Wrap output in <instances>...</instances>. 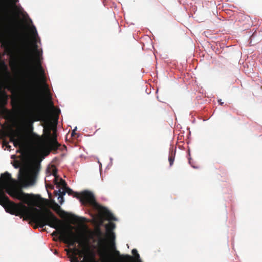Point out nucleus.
Masks as SVG:
<instances>
[{"mask_svg": "<svg viewBox=\"0 0 262 262\" xmlns=\"http://www.w3.org/2000/svg\"><path fill=\"white\" fill-rule=\"evenodd\" d=\"M30 108V111L26 121V130L28 133H32L33 130V123L34 121H39L41 118H45L46 114L40 107V98L38 94V101L35 106L29 104H25Z\"/></svg>", "mask_w": 262, "mask_h": 262, "instance_id": "nucleus-5", "label": "nucleus"}, {"mask_svg": "<svg viewBox=\"0 0 262 262\" xmlns=\"http://www.w3.org/2000/svg\"><path fill=\"white\" fill-rule=\"evenodd\" d=\"M219 102H220L221 104H223V102H221V101H219Z\"/></svg>", "mask_w": 262, "mask_h": 262, "instance_id": "nucleus-30", "label": "nucleus"}, {"mask_svg": "<svg viewBox=\"0 0 262 262\" xmlns=\"http://www.w3.org/2000/svg\"><path fill=\"white\" fill-rule=\"evenodd\" d=\"M3 146H5L8 150H10L11 146L9 144V143L6 140H4L3 141Z\"/></svg>", "mask_w": 262, "mask_h": 262, "instance_id": "nucleus-20", "label": "nucleus"}, {"mask_svg": "<svg viewBox=\"0 0 262 262\" xmlns=\"http://www.w3.org/2000/svg\"><path fill=\"white\" fill-rule=\"evenodd\" d=\"M82 248L79 249L76 247L71 249L68 251V253L71 252L73 254L71 259V262H79L77 255L83 257V260L80 262H97L95 260L94 254L91 252L88 246L86 241L82 242L80 239V243H78Z\"/></svg>", "mask_w": 262, "mask_h": 262, "instance_id": "nucleus-4", "label": "nucleus"}, {"mask_svg": "<svg viewBox=\"0 0 262 262\" xmlns=\"http://www.w3.org/2000/svg\"><path fill=\"white\" fill-rule=\"evenodd\" d=\"M3 15L0 17V19H5L8 17V11L6 7H3L2 9Z\"/></svg>", "mask_w": 262, "mask_h": 262, "instance_id": "nucleus-18", "label": "nucleus"}, {"mask_svg": "<svg viewBox=\"0 0 262 262\" xmlns=\"http://www.w3.org/2000/svg\"><path fill=\"white\" fill-rule=\"evenodd\" d=\"M6 193L28 205H31L33 200L31 195L25 193L17 188L16 180L7 171L2 173L0 177V204L4 207L7 212L16 216L31 219L40 227L48 225L55 229L56 230L52 234V236H58L59 234V239L70 246H74L76 243H80V236L71 229H64L61 221L50 209L46 208L40 210L33 207H28L23 203H15L9 200Z\"/></svg>", "mask_w": 262, "mask_h": 262, "instance_id": "nucleus-1", "label": "nucleus"}, {"mask_svg": "<svg viewBox=\"0 0 262 262\" xmlns=\"http://www.w3.org/2000/svg\"><path fill=\"white\" fill-rule=\"evenodd\" d=\"M13 165L15 168H17L20 166V163L18 161H15Z\"/></svg>", "mask_w": 262, "mask_h": 262, "instance_id": "nucleus-25", "label": "nucleus"}, {"mask_svg": "<svg viewBox=\"0 0 262 262\" xmlns=\"http://www.w3.org/2000/svg\"><path fill=\"white\" fill-rule=\"evenodd\" d=\"M1 66L3 71V78L0 84V108H4V112L9 113V111L5 106L8 104L9 95L2 89H7L12 93L11 105L13 108H18L21 104H29L35 106L38 101V90L35 83L32 75L28 74L29 80L26 85L24 95H18L15 93V86L12 80V76L5 62H1Z\"/></svg>", "mask_w": 262, "mask_h": 262, "instance_id": "nucleus-2", "label": "nucleus"}, {"mask_svg": "<svg viewBox=\"0 0 262 262\" xmlns=\"http://www.w3.org/2000/svg\"><path fill=\"white\" fill-rule=\"evenodd\" d=\"M176 151H173L172 150L169 152V157H168V161L169 162L170 166H171L173 163L174 161Z\"/></svg>", "mask_w": 262, "mask_h": 262, "instance_id": "nucleus-16", "label": "nucleus"}, {"mask_svg": "<svg viewBox=\"0 0 262 262\" xmlns=\"http://www.w3.org/2000/svg\"><path fill=\"white\" fill-rule=\"evenodd\" d=\"M39 146L43 147L45 146V143L43 141L40 140L39 143Z\"/></svg>", "mask_w": 262, "mask_h": 262, "instance_id": "nucleus-27", "label": "nucleus"}, {"mask_svg": "<svg viewBox=\"0 0 262 262\" xmlns=\"http://www.w3.org/2000/svg\"><path fill=\"white\" fill-rule=\"evenodd\" d=\"M115 253L116 255H117L122 260L129 261L133 259V257L129 255H120V252L118 251H116Z\"/></svg>", "mask_w": 262, "mask_h": 262, "instance_id": "nucleus-15", "label": "nucleus"}, {"mask_svg": "<svg viewBox=\"0 0 262 262\" xmlns=\"http://www.w3.org/2000/svg\"><path fill=\"white\" fill-rule=\"evenodd\" d=\"M63 190L62 191H61V189L60 188L58 189V190H55L54 191V194L55 195L57 196V195H62V196H63L66 193V190L65 188H63Z\"/></svg>", "mask_w": 262, "mask_h": 262, "instance_id": "nucleus-17", "label": "nucleus"}, {"mask_svg": "<svg viewBox=\"0 0 262 262\" xmlns=\"http://www.w3.org/2000/svg\"><path fill=\"white\" fill-rule=\"evenodd\" d=\"M34 53L35 54V60L36 62V66L39 75V80L41 83L42 90L48 96L51 97V93L50 92L49 86L47 83V79L45 71L41 66L40 62V57L42 55V51H40L38 50L34 52Z\"/></svg>", "mask_w": 262, "mask_h": 262, "instance_id": "nucleus-6", "label": "nucleus"}, {"mask_svg": "<svg viewBox=\"0 0 262 262\" xmlns=\"http://www.w3.org/2000/svg\"><path fill=\"white\" fill-rule=\"evenodd\" d=\"M25 58H24L23 59H25V61H27V65H29V62H30V61H32V57H24Z\"/></svg>", "mask_w": 262, "mask_h": 262, "instance_id": "nucleus-26", "label": "nucleus"}, {"mask_svg": "<svg viewBox=\"0 0 262 262\" xmlns=\"http://www.w3.org/2000/svg\"><path fill=\"white\" fill-rule=\"evenodd\" d=\"M219 102H220L221 104H223V102H221V101H219Z\"/></svg>", "mask_w": 262, "mask_h": 262, "instance_id": "nucleus-31", "label": "nucleus"}, {"mask_svg": "<svg viewBox=\"0 0 262 262\" xmlns=\"http://www.w3.org/2000/svg\"><path fill=\"white\" fill-rule=\"evenodd\" d=\"M75 134V129L73 130L72 133V136H74Z\"/></svg>", "mask_w": 262, "mask_h": 262, "instance_id": "nucleus-29", "label": "nucleus"}, {"mask_svg": "<svg viewBox=\"0 0 262 262\" xmlns=\"http://www.w3.org/2000/svg\"><path fill=\"white\" fill-rule=\"evenodd\" d=\"M36 172L34 170H28L20 168L18 173V179L24 185H33L35 182Z\"/></svg>", "mask_w": 262, "mask_h": 262, "instance_id": "nucleus-7", "label": "nucleus"}, {"mask_svg": "<svg viewBox=\"0 0 262 262\" xmlns=\"http://www.w3.org/2000/svg\"><path fill=\"white\" fill-rule=\"evenodd\" d=\"M0 41L4 48L5 49L6 53L10 56V60L9 64L12 70L17 69L19 63V56L13 51V50L9 47L7 41L5 39L4 36L0 35Z\"/></svg>", "mask_w": 262, "mask_h": 262, "instance_id": "nucleus-8", "label": "nucleus"}, {"mask_svg": "<svg viewBox=\"0 0 262 262\" xmlns=\"http://www.w3.org/2000/svg\"><path fill=\"white\" fill-rule=\"evenodd\" d=\"M132 253L137 259L139 258V254L138 253V251L136 249H134L132 250Z\"/></svg>", "mask_w": 262, "mask_h": 262, "instance_id": "nucleus-22", "label": "nucleus"}, {"mask_svg": "<svg viewBox=\"0 0 262 262\" xmlns=\"http://www.w3.org/2000/svg\"><path fill=\"white\" fill-rule=\"evenodd\" d=\"M10 141L13 142L15 147H23L24 145V137L19 133H12L10 136Z\"/></svg>", "mask_w": 262, "mask_h": 262, "instance_id": "nucleus-10", "label": "nucleus"}, {"mask_svg": "<svg viewBox=\"0 0 262 262\" xmlns=\"http://www.w3.org/2000/svg\"><path fill=\"white\" fill-rule=\"evenodd\" d=\"M115 228V224L113 223H110L106 226V228L107 231L113 230Z\"/></svg>", "mask_w": 262, "mask_h": 262, "instance_id": "nucleus-19", "label": "nucleus"}, {"mask_svg": "<svg viewBox=\"0 0 262 262\" xmlns=\"http://www.w3.org/2000/svg\"><path fill=\"white\" fill-rule=\"evenodd\" d=\"M56 131V128L53 129L50 124L44 128V132L49 139V146L51 150H56L60 146L57 140Z\"/></svg>", "mask_w": 262, "mask_h": 262, "instance_id": "nucleus-9", "label": "nucleus"}, {"mask_svg": "<svg viewBox=\"0 0 262 262\" xmlns=\"http://www.w3.org/2000/svg\"><path fill=\"white\" fill-rule=\"evenodd\" d=\"M64 188L66 189V192L69 195H73L74 197L79 199L83 205L89 204L94 209L97 210L100 213L103 215L107 220L109 221L117 220V219L109 210L97 203L95 196L92 192L85 190L79 194L73 191L72 189L67 186Z\"/></svg>", "mask_w": 262, "mask_h": 262, "instance_id": "nucleus-3", "label": "nucleus"}, {"mask_svg": "<svg viewBox=\"0 0 262 262\" xmlns=\"http://www.w3.org/2000/svg\"><path fill=\"white\" fill-rule=\"evenodd\" d=\"M52 174L54 177V180H56V179H58L59 178V177H58V176L57 175V169L55 167H54L52 169Z\"/></svg>", "mask_w": 262, "mask_h": 262, "instance_id": "nucleus-21", "label": "nucleus"}, {"mask_svg": "<svg viewBox=\"0 0 262 262\" xmlns=\"http://www.w3.org/2000/svg\"><path fill=\"white\" fill-rule=\"evenodd\" d=\"M46 187L47 188L49 187V188H50L51 189H53V188H54V186L52 185H51V184H50V185H47Z\"/></svg>", "mask_w": 262, "mask_h": 262, "instance_id": "nucleus-28", "label": "nucleus"}, {"mask_svg": "<svg viewBox=\"0 0 262 262\" xmlns=\"http://www.w3.org/2000/svg\"><path fill=\"white\" fill-rule=\"evenodd\" d=\"M58 202L60 204H62L63 203V202H64L63 196H62V195H58Z\"/></svg>", "mask_w": 262, "mask_h": 262, "instance_id": "nucleus-24", "label": "nucleus"}, {"mask_svg": "<svg viewBox=\"0 0 262 262\" xmlns=\"http://www.w3.org/2000/svg\"><path fill=\"white\" fill-rule=\"evenodd\" d=\"M51 208L61 217H63L67 214L64 211L61 209L60 206L54 202H53Z\"/></svg>", "mask_w": 262, "mask_h": 262, "instance_id": "nucleus-12", "label": "nucleus"}, {"mask_svg": "<svg viewBox=\"0 0 262 262\" xmlns=\"http://www.w3.org/2000/svg\"><path fill=\"white\" fill-rule=\"evenodd\" d=\"M32 36V47L33 48V51L35 52L36 50H38V46L36 43L37 42V37H38V34L36 29V28L34 26H32L30 29Z\"/></svg>", "mask_w": 262, "mask_h": 262, "instance_id": "nucleus-11", "label": "nucleus"}, {"mask_svg": "<svg viewBox=\"0 0 262 262\" xmlns=\"http://www.w3.org/2000/svg\"><path fill=\"white\" fill-rule=\"evenodd\" d=\"M82 218H79L75 215H73L72 220L75 222H80L82 220Z\"/></svg>", "mask_w": 262, "mask_h": 262, "instance_id": "nucleus-23", "label": "nucleus"}, {"mask_svg": "<svg viewBox=\"0 0 262 262\" xmlns=\"http://www.w3.org/2000/svg\"><path fill=\"white\" fill-rule=\"evenodd\" d=\"M54 182L56 185V187L59 188L60 187H62L63 188L67 186V183L64 180L61 178H58L56 180H54Z\"/></svg>", "mask_w": 262, "mask_h": 262, "instance_id": "nucleus-13", "label": "nucleus"}, {"mask_svg": "<svg viewBox=\"0 0 262 262\" xmlns=\"http://www.w3.org/2000/svg\"><path fill=\"white\" fill-rule=\"evenodd\" d=\"M23 49L24 51V57H32V50L29 48L28 45L26 43L24 44L23 46Z\"/></svg>", "mask_w": 262, "mask_h": 262, "instance_id": "nucleus-14", "label": "nucleus"}]
</instances>
